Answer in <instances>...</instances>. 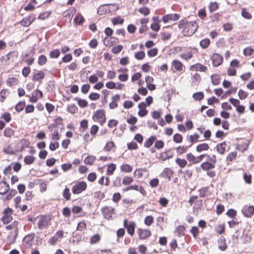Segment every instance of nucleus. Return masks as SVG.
I'll list each match as a JSON object with an SVG mask.
<instances>
[{
    "mask_svg": "<svg viewBox=\"0 0 254 254\" xmlns=\"http://www.w3.org/2000/svg\"><path fill=\"white\" fill-rule=\"evenodd\" d=\"M178 28L182 29V34L186 37H190L197 31L198 25L196 21H188L183 19L179 21Z\"/></svg>",
    "mask_w": 254,
    "mask_h": 254,
    "instance_id": "obj_1",
    "label": "nucleus"
},
{
    "mask_svg": "<svg viewBox=\"0 0 254 254\" xmlns=\"http://www.w3.org/2000/svg\"><path fill=\"white\" fill-rule=\"evenodd\" d=\"M208 161L202 162L200 164V168L204 171H206V175L210 178H213L216 175L214 169L217 163V158L215 155L208 156Z\"/></svg>",
    "mask_w": 254,
    "mask_h": 254,
    "instance_id": "obj_2",
    "label": "nucleus"
},
{
    "mask_svg": "<svg viewBox=\"0 0 254 254\" xmlns=\"http://www.w3.org/2000/svg\"><path fill=\"white\" fill-rule=\"evenodd\" d=\"M7 194L4 197H1L3 201H7L11 200L17 193L15 190H10L9 184L4 179L0 181V194L4 195Z\"/></svg>",
    "mask_w": 254,
    "mask_h": 254,
    "instance_id": "obj_3",
    "label": "nucleus"
},
{
    "mask_svg": "<svg viewBox=\"0 0 254 254\" xmlns=\"http://www.w3.org/2000/svg\"><path fill=\"white\" fill-rule=\"evenodd\" d=\"M190 205L192 207L193 213L197 215L202 206V200L198 198L197 195H192L189 200Z\"/></svg>",
    "mask_w": 254,
    "mask_h": 254,
    "instance_id": "obj_4",
    "label": "nucleus"
},
{
    "mask_svg": "<svg viewBox=\"0 0 254 254\" xmlns=\"http://www.w3.org/2000/svg\"><path fill=\"white\" fill-rule=\"evenodd\" d=\"M101 211L104 218L108 220H112L116 215V210L115 208L109 205L103 206Z\"/></svg>",
    "mask_w": 254,
    "mask_h": 254,
    "instance_id": "obj_5",
    "label": "nucleus"
},
{
    "mask_svg": "<svg viewBox=\"0 0 254 254\" xmlns=\"http://www.w3.org/2000/svg\"><path fill=\"white\" fill-rule=\"evenodd\" d=\"M92 120L98 122L101 126H103L106 121L105 111L103 109L97 110L92 116Z\"/></svg>",
    "mask_w": 254,
    "mask_h": 254,
    "instance_id": "obj_6",
    "label": "nucleus"
},
{
    "mask_svg": "<svg viewBox=\"0 0 254 254\" xmlns=\"http://www.w3.org/2000/svg\"><path fill=\"white\" fill-rule=\"evenodd\" d=\"M37 218L38 219L37 226L40 230H42L48 227L51 220L50 216L46 215H41L38 216Z\"/></svg>",
    "mask_w": 254,
    "mask_h": 254,
    "instance_id": "obj_7",
    "label": "nucleus"
},
{
    "mask_svg": "<svg viewBox=\"0 0 254 254\" xmlns=\"http://www.w3.org/2000/svg\"><path fill=\"white\" fill-rule=\"evenodd\" d=\"M87 188V183L84 181L75 182L72 188V192L74 194H79L85 191Z\"/></svg>",
    "mask_w": 254,
    "mask_h": 254,
    "instance_id": "obj_8",
    "label": "nucleus"
},
{
    "mask_svg": "<svg viewBox=\"0 0 254 254\" xmlns=\"http://www.w3.org/2000/svg\"><path fill=\"white\" fill-rule=\"evenodd\" d=\"M123 225L124 228L127 229V233L131 236H133L136 227L135 222L133 221H128L127 219H125L124 220Z\"/></svg>",
    "mask_w": 254,
    "mask_h": 254,
    "instance_id": "obj_9",
    "label": "nucleus"
},
{
    "mask_svg": "<svg viewBox=\"0 0 254 254\" xmlns=\"http://www.w3.org/2000/svg\"><path fill=\"white\" fill-rule=\"evenodd\" d=\"M210 60H211L212 64L214 67L219 66L223 62V58L222 56L217 53L213 54L210 57Z\"/></svg>",
    "mask_w": 254,
    "mask_h": 254,
    "instance_id": "obj_10",
    "label": "nucleus"
},
{
    "mask_svg": "<svg viewBox=\"0 0 254 254\" xmlns=\"http://www.w3.org/2000/svg\"><path fill=\"white\" fill-rule=\"evenodd\" d=\"M12 210L10 208H7L3 210V215L1 218V220L4 224H7L12 220Z\"/></svg>",
    "mask_w": 254,
    "mask_h": 254,
    "instance_id": "obj_11",
    "label": "nucleus"
},
{
    "mask_svg": "<svg viewBox=\"0 0 254 254\" xmlns=\"http://www.w3.org/2000/svg\"><path fill=\"white\" fill-rule=\"evenodd\" d=\"M18 223L17 221H14L11 224L6 226V229L7 230H14L15 231V234L13 236L10 235L8 236V238H10V237L13 238V240L11 242H10V244L14 243L15 241L18 233Z\"/></svg>",
    "mask_w": 254,
    "mask_h": 254,
    "instance_id": "obj_12",
    "label": "nucleus"
},
{
    "mask_svg": "<svg viewBox=\"0 0 254 254\" xmlns=\"http://www.w3.org/2000/svg\"><path fill=\"white\" fill-rule=\"evenodd\" d=\"M216 149L218 153L223 155L226 151L229 150L230 146L227 143L226 141H224L218 143L216 146Z\"/></svg>",
    "mask_w": 254,
    "mask_h": 254,
    "instance_id": "obj_13",
    "label": "nucleus"
},
{
    "mask_svg": "<svg viewBox=\"0 0 254 254\" xmlns=\"http://www.w3.org/2000/svg\"><path fill=\"white\" fill-rule=\"evenodd\" d=\"M137 232L139 239L142 240L147 239L152 235L151 232L149 229L139 228L137 229Z\"/></svg>",
    "mask_w": 254,
    "mask_h": 254,
    "instance_id": "obj_14",
    "label": "nucleus"
},
{
    "mask_svg": "<svg viewBox=\"0 0 254 254\" xmlns=\"http://www.w3.org/2000/svg\"><path fill=\"white\" fill-rule=\"evenodd\" d=\"M35 15L34 14H31L26 17H24L20 21V24L22 26L28 27L35 20Z\"/></svg>",
    "mask_w": 254,
    "mask_h": 254,
    "instance_id": "obj_15",
    "label": "nucleus"
},
{
    "mask_svg": "<svg viewBox=\"0 0 254 254\" xmlns=\"http://www.w3.org/2000/svg\"><path fill=\"white\" fill-rule=\"evenodd\" d=\"M242 213L246 217L250 218L254 215V206L252 205H244L242 209Z\"/></svg>",
    "mask_w": 254,
    "mask_h": 254,
    "instance_id": "obj_16",
    "label": "nucleus"
},
{
    "mask_svg": "<svg viewBox=\"0 0 254 254\" xmlns=\"http://www.w3.org/2000/svg\"><path fill=\"white\" fill-rule=\"evenodd\" d=\"M171 65L174 69L178 72H183L185 71V66L179 60H173L171 63Z\"/></svg>",
    "mask_w": 254,
    "mask_h": 254,
    "instance_id": "obj_17",
    "label": "nucleus"
},
{
    "mask_svg": "<svg viewBox=\"0 0 254 254\" xmlns=\"http://www.w3.org/2000/svg\"><path fill=\"white\" fill-rule=\"evenodd\" d=\"M180 18V15L177 13L168 14L164 15L162 20L164 23H168L171 21H177Z\"/></svg>",
    "mask_w": 254,
    "mask_h": 254,
    "instance_id": "obj_18",
    "label": "nucleus"
},
{
    "mask_svg": "<svg viewBox=\"0 0 254 254\" xmlns=\"http://www.w3.org/2000/svg\"><path fill=\"white\" fill-rule=\"evenodd\" d=\"M193 57L192 48L189 47L186 51L180 55V57L185 61H188Z\"/></svg>",
    "mask_w": 254,
    "mask_h": 254,
    "instance_id": "obj_19",
    "label": "nucleus"
},
{
    "mask_svg": "<svg viewBox=\"0 0 254 254\" xmlns=\"http://www.w3.org/2000/svg\"><path fill=\"white\" fill-rule=\"evenodd\" d=\"M18 53L17 51H12L8 53L6 55V58L4 60L6 64H9L10 63L13 62L17 58Z\"/></svg>",
    "mask_w": 254,
    "mask_h": 254,
    "instance_id": "obj_20",
    "label": "nucleus"
},
{
    "mask_svg": "<svg viewBox=\"0 0 254 254\" xmlns=\"http://www.w3.org/2000/svg\"><path fill=\"white\" fill-rule=\"evenodd\" d=\"M139 111L137 113L138 115L141 117H144L148 114V111L146 109V105L145 102H141L138 105Z\"/></svg>",
    "mask_w": 254,
    "mask_h": 254,
    "instance_id": "obj_21",
    "label": "nucleus"
},
{
    "mask_svg": "<svg viewBox=\"0 0 254 254\" xmlns=\"http://www.w3.org/2000/svg\"><path fill=\"white\" fill-rule=\"evenodd\" d=\"M121 96L119 94H116L111 98V101L110 102L109 106L110 109H115L118 107V102L120 100Z\"/></svg>",
    "mask_w": 254,
    "mask_h": 254,
    "instance_id": "obj_22",
    "label": "nucleus"
},
{
    "mask_svg": "<svg viewBox=\"0 0 254 254\" xmlns=\"http://www.w3.org/2000/svg\"><path fill=\"white\" fill-rule=\"evenodd\" d=\"M63 119L61 117H58L54 119V123L50 125L48 128L51 131V132L53 131V128L57 127L60 125H63Z\"/></svg>",
    "mask_w": 254,
    "mask_h": 254,
    "instance_id": "obj_23",
    "label": "nucleus"
},
{
    "mask_svg": "<svg viewBox=\"0 0 254 254\" xmlns=\"http://www.w3.org/2000/svg\"><path fill=\"white\" fill-rule=\"evenodd\" d=\"M18 144L20 146L19 151L22 152L25 148L30 146V142L28 139L22 138L19 141Z\"/></svg>",
    "mask_w": 254,
    "mask_h": 254,
    "instance_id": "obj_24",
    "label": "nucleus"
},
{
    "mask_svg": "<svg viewBox=\"0 0 254 254\" xmlns=\"http://www.w3.org/2000/svg\"><path fill=\"white\" fill-rule=\"evenodd\" d=\"M218 248L222 251H224L227 248L226 239L224 236H221L218 240Z\"/></svg>",
    "mask_w": 254,
    "mask_h": 254,
    "instance_id": "obj_25",
    "label": "nucleus"
},
{
    "mask_svg": "<svg viewBox=\"0 0 254 254\" xmlns=\"http://www.w3.org/2000/svg\"><path fill=\"white\" fill-rule=\"evenodd\" d=\"M207 69V67L200 63H197L192 65L190 67V70L191 71H199L204 72Z\"/></svg>",
    "mask_w": 254,
    "mask_h": 254,
    "instance_id": "obj_26",
    "label": "nucleus"
},
{
    "mask_svg": "<svg viewBox=\"0 0 254 254\" xmlns=\"http://www.w3.org/2000/svg\"><path fill=\"white\" fill-rule=\"evenodd\" d=\"M237 152L235 151L228 154L226 157V162L227 164H230L235 161L237 157Z\"/></svg>",
    "mask_w": 254,
    "mask_h": 254,
    "instance_id": "obj_27",
    "label": "nucleus"
},
{
    "mask_svg": "<svg viewBox=\"0 0 254 254\" xmlns=\"http://www.w3.org/2000/svg\"><path fill=\"white\" fill-rule=\"evenodd\" d=\"M119 42L118 38L111 37L109 38L105 37L104 39V43L106 46H112Z\"/></svg>",
    "mask_w": 254,
    "mask_h": 254,
    "instance_id": "obj_28",
    "label": "nucleus"
},
{
    "mask_svg": "<svg viewBox=\"0 0 254 254\" xmlns=\"http://www.w3.org/2000/svg\"><path fill=\"white\" fill-rule=\"evenodd\" d=\"M249 144V140H247L246 141L243 142L241 143H238L237 144L236 149L239 151H241L242 152H244L248 149Z\"/></svg>",
    "mask_w": 254,
    "mask_h": 254,
    "instance_id": "obj_29",
    "label": "nucleus"
},
{
    "mask_svg": "<svg viewBox=\"0 0 254 254\" xmlns=\"http://www.w3.org/2000/svg\"><path fill=\"white\" fill-rule=\"evenodd\" d=\"M116 149V145L112 141L107 142L104 147V150L106 152H110L111 151H115Z\"/></svg>",
    "mask_w": 254,
    "mask_h": 254,
    "instance_id": "obj_30",
    "label": "nucleus"
},
{
    "mask_svg": "<svg viewBox=\"0 0 254 254\" xmlns=\"http://www.w3.org/2000/svg\"><path fill=\"white\" fill-rule=\"evenodd\" d=\"M147 170L145 168L136 169L133 172V176L137 179H140L143 177L144 172H147Z\"/></svg>",
    "mask_w": 254,
    "mask_h": 254,
    "instance_id": "obj_31",
    "label": "nucleus"
},
{
    "mask_svg": "<svg viewBox=\"0 0 254 254\" xmlns=\"http://www.w3.org/2000/svg\"><path fill=\"white\" fill-rule=\"evenodd\" d=\"M132 167L128 164L124 163L120 166V170L123 173H130L132 171Z\"/></svg>",
    "mask_w": 254,
    "mask_h": 254,
    "instance_id": "obj_32",
    "label": "nucleus"
},
{
    "mask_svg": "<svg viewBox=\"0 0 254 254\" xmlns=\"http://www.w3.org/2000/svg\"><path fill=\"white\" fill-rule=\"evenodd\" d=\"M45 73L42 70H38L32 76V80L33 81H40L43 79L45 77Z\"/></svg>",
    "mask_w": 254,
    "mask_h": 254,
    "instance_id": "obj_33",
    "label": "nucleus"
},
{
    "mask_svg": "<svg viewBox=\"0 0 254 254\" xmlns=\"http://www.w3.org/2000/svg\"><path fill=\"white\" fill-rule=\"evenodd\" d=\"M241 239L243 243H248L251 241L252 237L248 232L244 231L241 237Z\"/></svg>",
    "mask_w": 254,
    "mask_h": 254,
    "instance_id": "obj_34",
    "label": "nucleus"
},
{
    "mask_svg": "<svg viewBox=\"0 0 254 254\" xmlns=\"http://www.w3.org/2000/svg\"><path fill=\"white\" fill-rule=\"evenodd\" d=\"M73 21L76 25H81L84 22L85 19L80 13H77L73 19Z\"/></svg>",
    "mask_w": 254,
    "mask_h": 254,
    "instance_id": "obj_35",
    "label": "nucleus"
},
{
    "mask_svg": "<svg viewBox=\"0 0 254 254\" xmlns=\"http://www.w3.org/2000/svg\"><path fill=\"white\" fill-rule=\"evenodd\" d=\"M209 148V145L206 143L199 144L196 147V151L197 152H201L204 151H207Z\"/></svg>",
    "mask_w": 254,
    "mask_h": 254,
    "instance_id": "obj_36",
    "label": "nucleus"
},
{
    "mask_svg": "<svg viewBox=\"0 0 254 254\" xmlns=\"http://www.w3.org/2000/svg\"><path fill=\"white\" fill-rule=\"evenodd\" d=\"M14 130L9 127H7L3 130V135L7 138H11L14 134Z\"/></svg>",
    "mask_w": 254,
    "mask_h": 254,
    "instance_id": "obj_37",
    "label": "nucleus"
},
{
    "mask_svg": "<svg viewBox=\"0 0 254 254\" xmlns=\"http://www.w3.org/2000/svg\"><path fill=\"white\" fill-rule=\"evenodd\" d=\"M124 19L121 16H117L111 19L112 23L114 25H122L124 22Z\"/></svg>",
    "mask_w": 254,
    "mask_h": 254,
    "instance_id": "obj_38",
    "label": "nucleus"
},
{
    "mask_svg": "<svg viewBox=\"0 0 254 254\" xmlns=\"http://www.w3.org/2000/svg\"><path fill=\"white\" fill-rule=\"evenodd\" d=\"M36 157L32 155H27L24 158V163L26 165H30L34 163Z\"/></svg>",
    "mask_w": 254,
    "mask_h": 254,
    "instance_id": "obj_39",
    "label": "nucleus"
},
{
    "mask_svg": "<svg viewBox=\"0 0 254 254\" xmlns=\"http://www.w3.org/2000/svg\"><path fill=\"white\" fill-rule=\"evenodd\" d=\"M156 140V137L155 135H152L145 140L144 143V146L146 148L150 147Z\"/></svg>",
    "mask_w": 254,
    "mask_h": 254,
    "instance_id": "obj_40",
    "label": "nucleus"
},
{
    "mask_svg": "<svg viewBox=\"0 0 254 254\" xmlns=\"http://www.w3.org/2000/svg\"><path fill=\"white\" fill-rule=\"evenodd\" d=\"M74 100L77 102V104L80 108H84L88 105V102L85 99H82L76 97L74 98Z\"/></svg>",
    "mask_w": 254,
    "mask_h": 254,
    "instance_id": "obj_41",
    "label": "nucleus"
},
{
    "mask_svg": "<svg viewBox=\"0 0 254 254\" xmlns=\"http://www.w3.org/2000/svg\"><path fill=\"white\" fill-rule=\"evenodd\" d=\"M107 169L106 171V174L108 176H111L113 175L114 171L116 169V165L114 163H111L107 166Z\"/></svg>",
    "mask_w": 254,
    "mask_h": 254,
    "instance_id": "obj_42",
    "label": "nucleus"
},
{
    "mask_svg": "<svg viewBox=\"0 0 254 254\" xmlns=\"http://www.w3.org/2000/svg\"><path fill=\"white\" fill-rule=\"evenodd\" d=\"M199 197H204L208 195V188L207 187H202L198 190Z\"/></svg>",
    "mask_w": 254,
    "mask_h": 254,
    "instance_id": "obj_43",
    "label": "nucleus"
},
{
    "mask_svg": "<svg viewBox=\"0 0 254 254\" xmlns=\"http://www.w3.org/2000/svg\"><path fill=\"white\" fill-rule=\"evenodd\" d=\"M210 44V40L209 38H204L199 42V45L203 49L208 48Z\"/></svg>",
    "mask_w": 254,
    "mask_h": 254,
    "instance_id": "obj_44",
    "label": "nucleus"
},
{
    "mask_svg": "<svg viewBox=\"0 0 254 254\" xmlns=\"http://www.w3.org/2000/svg\"><path fill=\"white\" fill-rule=\"evenodd\" d=\"M170 152L169 151L162 152L160 154V155L158 158L162 161H165L172 157V155L170 154Z\"/></svg>",
    "mask_w": 254,
    "mask_h": 254,
    "instance_id": "obj_45",
    "label": "nucleus"
},
{
    "mask_svg": "<svg viewBox=\"0 0 254 254\" xmlns=\"http://www.w3.org/2000/svg\"><path fill=\"white\" fill-rule=\"evenodd\" d=\"M61 55L60 50L58 49H53L50 51L49 57L51 59H58Z\"/></svg>",
    "mask_w": 254,
    "mask_h": 254,
    "instance_id": "obj_46",
    "label": "nucleus"
},
{
    "mask_svg": "<svg viewBox=\"0 0 254 254\" xmlns=\"http://www.w3.org/2000/svg\"><path fill=\"white\" fill-rule=\"evenodd\" d=\"M219 7V4L216 1L210 2L208 6L209 11L210 13H212L214 11L217 10Z\"/></svg>",
    "mask_w": 254,
    "mask_h": 254,
    "instance_id": "obj_47",
    "label": "nucleus"
},
{
    "mask_svg": "<svg viewBox=\"0 0 254 254\" xmlns=\"http://www.w3.org/2000/svg\"><path fill=\"white\" fill-rule=\"evenodd\" d=\"M87 229V224L85 220L80 221L77 226L76 231L82 232Z\"/></svg>",
    "mask_w": 254,
    "mask_h": 254,
    "instance_id": "obj_48",
    "label": "nucleus"
},
{
    "mask_svg": "<svg viewBox=\"0 0 254 254\" xmlns=\"http://www.w3.org/2000/svg\"><path fill=\"white\" fill-rule=\"evenodd\" d=\"M6 84L8 86L11 87L13 86L16 85L18 83V79L15 77L8 78L6 80Z\"/></svg>",
    "mask_w": 254,
    "mask_h": 254,
    "instance_id": "obj_49",
    "label": "nucleus"
},
{
    "mask_svg": "<svg viewBox=\"0 0 254 254\" xmlns=\"http://www.w3.org/2000/svg\"><path fill=\"white\" fill-rule=\"evenodd\" d=\"M9 92L8 90L4 89L0 91V101L3 102L9 95Z\"/></svg>",
    "mask_w": 254,
    "mask_h": 254,
    "instance_id": "obj_50",
    "label": "nucleus"
},
{
    "mask_svg": "<svg viewBox=\"0 0 254 254\" xmlns=\"http://www.w3.org/2000/svg\"><path fill=\"white\" fill-rule=\"evenodd\" d=\"M163 173L164 177L167 178L168 180H170L173 176V171L170 168H167L164 169Z\"/></svg>",
    "mask_w": 254,
    "mask_h": 254,
    "instance_id": "obj_51",
    "label": "nucleus"
},
{
    "mask_svg": "<svg viewBox=\"0 0 254 254\" xmlns=\"http://www.w3.org/2000/svg\"><path fill=\"white\" fill-rule=\"evenodd\" d=\"M212 83L214 85H217L220 83V76L217 74H213L211 76Z\"/></svg>",
    "mask_w": 254,
    "mask_h": 254,
    "instance_id": "obj_52",
    "label": "nucleus"
},
{
    "mask_svg": "<svg viewBox=\"0 0 254 254\" xmlns=\"http://www.w3.org/2000/svg\"><path fill=\"white\" fill-rule=\"evenodd\" d=\"M96 157L92 155L87 156L84 159V163L88 165H92L96 160Z\"/></svg>",
    "mask_w": 254,
    "mask_h": 254,
    "instance_id": "obj_53",
    "label": "nucleus"
},
{
    "mask_svg": "<svg viewBox=\"0 0 254 254\" xmlns=\"http://www.w3.org/2000/svg\"><path fill=\"white\" fill-rule=\"evenodd\" d=\"M71 194L70 192L69 189L68 188H65L63 191V197L65 200H69L71 198Z\"/></svg>",
    "mask_w": 254,
    "mask_h": 254,
    "instance_id": "obj_54",
    "label": "nucleus"
},
{
    "mask_svg": "<svg viewBox=\"0 0 254 254\" xmlns=\"http://www.w3.org/2000/svg\"><path fill=\"white\" fill-rule=\"evenodd\" d=\"M0 118L5 123H9L12 120L11 115L9 112H4L2 114Z\"/></svg>",
    "mask_w": 254,
    "mask_h": 254,
    "instance_id": "obj_55",
    "label": "nucleus"
},
{
    "mask_svg": "<svg viewBox=\"0 0 254 254\" xmlns=\"http://www.w3.org/2000/svg\"><path fill=\"white\" fill-rule=\"evenodd\" d=\"M2 151L7 154L13 155L15 153L14 150L13 149L11 145L8 144L4 147L2 149Z\"/></svg>",
    "mask_w": 254,
    "mask_h": 254,
    "instance_id": "obj_56",
    "label": "nucleus"
},
{
    "mask_svg": "<svg viewBox=\"0 0 254 254\" xmlns=\"http://www.w3.org/2000/svg\"><path fill=\"white\" fill-rule=\"evenodd\" d=\"M133 181V178L132 177L129 176H126L123 178L122 184L125 186L129 185L131 184Z\"/></svg>",
    "mask_w": 254,
    "mask_h": 254,
    "instance_id": "obj_57",
    "label": "nucleus"
},
{
    "mask_svg": "<svg viewBox=\"0 0 254 254\" xmlns=\"http://www.w3.org/2000/svg\"><path fill=\"white\" fill-rule=\"evenodd\" d=\"M175 162L181 168L185 167L188 163L187 161L185 159H181L180 158H177L176 159Z\"/></svg>",
    "mask_w": 254,
    "mask_h": 254,
    "instance_id": "obj_58",
    "label": "nucleus"
},
{
    "mask_svg": "<svg viewBox=\"0 0 254 254\" xmlns=\"http://www.w3.org/2000/svg\"><path fill=\"white\" fill-rule=\"evenodd\" d=\"M25 107V101H21L19 102L15 106V109L17 112L22 111Z\"/></svg>",
    "mask_w": 254,
    "mask_h": 254,
    "instance_id": "obj_59",
    "label": "nucleus"
},
{
    "mask_svg": "<svg viewBox=\"0 0 254 254\" xmlns=\"http://www.w3.org/2000/svg\"><path fill=\"white\" fill-rule=\"evenodd\" d=\"M67 112H68L69 113H70L72 114H74L77 112L78 108L74 104H70L67 106Z\"/></svg>",
    "mask_w": 254,
    "mask_h": 254,
    "instance_id": "obj_60",
    "label": "nucleus"
},
{
    "mask_svg": "<svg viewBox=\"0 0 254 254\" xmlns=\"http://www.w3.org/2000/svg\"><path fill=\"white\" fill-rule=\"evenodd\" d=\"M161 39L163 41H167L169 40L172 37L171 33L164 30L161 33Z\"/></svg>",
    "mask_w": 254,
    "mask_h": 254,
    "instance_id": "obj_61",
    "label": "nucleus"
},
{
    "mask_svg": "<svg viewBox=\"0 0 254 254\" xmlns=\"http://www.w3.org/2000/svg\"><path fill=\"white\" fill-rule=\"evenodd\" d=\"M99 127L97 125H92L90 129V133L92 136L93 138L95 137L97 132L99 131Z\"/></svg>",
    "mask_w": 254,
    "mask_h": 254,
    "instance_id": "obj_62",
    "label": "nucleus"
},
{
    "mask_svg": "<svg viewBox=\"0 0 254 254\" xmlns=\"http://www.w3.org/2000/svg\"><path fill=\"white\" fill-rule=\"evenodd\" d=\"M138 11L141 14L144 16H147L150 14V9L146 6H143L140 8H139L138 9Z\"/></svg>",
    "mask_w": 254,
    "mask_h": 254,
    "instance_id": "obj_63",
    "label": "nucleus"
},
{
    "mask_svg": "<svg viewBox=\"0 0 254 254\" xmlns=\"http://www.w3.org/2000/svg\"><path fill=\"white\" fill-rule=\"evenodd\" d=\"M254 53V49L248 47L245 48L243 50V54L246 57L251 56Z\"/></svg>",
    "mask_w": 254,
    "mask_h": 254,
    "instance_id": "obj_64",
    "label": "nucleus"
}]
</instances>
